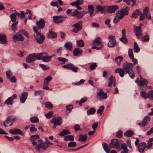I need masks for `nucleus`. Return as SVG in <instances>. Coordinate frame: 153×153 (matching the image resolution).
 Masks as SVG:
<instances>
[{
    "mask_svg": "<svg viewBox=\"0 0 153 153\" xmlns=\"http://www.w3.org/2000/svg\"><path fill=\"white\" fill-rule=\"evenodd\" d=\"M83 0H77L76 1L70 3V5L73 6L74 5H80L83 3Z\"/></svg>",
    "mask_w": 153,
    "mask_h": 153,
    "instance_id": "obj_34",
    "label": "nucleus"
},
{
    "mask_svg": "<svg viewBox=\"0 0 153 153\" xmlns=\"http://www.w3.org/2000/svg\"><path fill=\"white\" fill-rule=\"evenodd\" d=\"M122 131L121 130L118 131L116 134V136L119 138H121L122 137Z\"/></svg>",
    "mask_w": 153,
    "mask_h": 153,
    "instance_id": "obj_64",
    "label": "nucleus"
},
{
    "mask_svg": "<svg viewBox=\"0 0 153 153\" xmlns=\"http://www.w3.org/2000/svg\"><path fill=\"white\" fill-rule=\"evenodd\" d=\"M88 10L89 12L94 11V9L93 6L92 5H88Z\"/></svg>",
    "mask_w": 153,
    "mask_h": 153,
    "instance_id": "obj_63",
    "label": "nucleus"
},
{
    "mask_svg": "<svg viewBox=\"0 0 153 153\" xmlns=\"http://www.w3.org/2000/svg\"><path fill=\"white\" fill-rule=\"evenodd\" d=\"M120 40L124 43L126 44L128 42V40L126 36H122L120 39Z\"/></svg>",
    "mask_w": 153,
    "mask_h": 153,
    "instance_id": "obj_55",
    "label": "nucleus"
},
{
    "mask_svg": "<svg viewBox=\"0 0 153 153\" xmlns=\"http://www.w3.org/2000/svg\"><path fill=\"white\" fill-rule=\"evenodd\" d=\"M71 15L72 16H75L78 18L82 17L83 14L80 12H79L77 10L74 9L72 11Z\"/></svg>",
    "mask_w": 153,
    "mask_h": 153,
    "instance_id": "obj_21",
    "label": "nucleus"
},
{
    "mask_svg": "<svg viewBox=\"0 0 153 153\" xmlns=\"http://www.w3.org/2000/svg\"><path fill=\"white\" fill-rule=\"evenodd\" d=\"M124 2H125L127 5L132 7L134 6L136 2V0H123Z\"/></svg>",
    "mask_w": 153,
    "mask_h": 153,
    "instance_id": "obj_31",
    "label": "nucleus"
},
{
    "mask_svg": "<svg viewBox=\"0 0 153 153\" xmlns=\"http://www.w3.org/2000/svg\"><path fill=\"white\" fill-rule=\"evenodd\" d=\"M39 143L36 146V149L38 152H39L40 149L41 148L42 149L45 150L48 147L47 144H45V142H44L41 139L38 140Z\"/></svg>",
    "mask_w": 153,
    "mask_h": 153,
    "instance_id": "obj_7",
    "label": "nucleus"
},
{
    "mask_svg": "<svg viewBox=\"0 0 153 153\" xmlns=\"http://www.w3.org/2000/svg\"><path fill=\"white\" fill-rule=\"evenodd\" d=\"M57 59L59 62H62L61 63L62 64H65V62H67L68 60L65 58L59 57L57 58Z\"/></svg>",
    "mask_w": 153,
    "mask_h": 153,
    "instance_id": "obj_48",
    "label": "nucleus"
},
{
    "mask_svg": "<svg viewBox=\"0 0 153 153\" xmlns=\"http://www.w3.org/2000/svg\"><path fill=\"white\" fill-rule=\"evenodd\" d=\"M16 15H19V13L17 12L16 14L12 13L10 15V17L11 20L12 22H14L16 21Z\"/></svg>",
    "mask_w": 153,
    "mask_h": 153,
    "instance_id": "obj_40",
    "label": "nucleus"
},
{
    "mask_svg": "<svg viewBox=\"0 0 153 153\" xmlns=\"http://www.w3.org/2000/svg\"><path fill=\"white\" fill-rule=\"evenodd\" d=\"M87 100V97H84L82 98L79 102V105L80 106H82V104L85 102Z\"/></svg>",
    "mask_w": 153,
    "mask_h": 153,
    "instance_id": "obj_51",
    "label": "nucleus"
},
{
    "mask_svg": "<svg viewBox=\"0 0 153 153\" xmlns=\"http://www.w3.org/2000/svg\"><path fill=\"white\" fill-rule=\"evenodd\" d=\"M64 46L67 50L71 51L72 49V45L71 42H65Z\"/></svg>",
    "mask_w": 153,
    "mask_h": 153,
    "instance_id": "obj_33",
    "label": "nucleus"
},
{
    "mask_svg": "<svg viewBox=\"0 0 153 153\" xmlns=\"http://www.w3.org/2000/svg\"><path fill=\"white\" fill-rule=\"evenodd\" d=\"M128 11L127 8H125L119 10L117 14L119 15V18L122 19L125 15H127L128 14Z\"/></svg>",
    "mask_w": 153,
    "mask_h": 153,
    "instance_id": "obj_12",
    "label": "nucleus"
},
{
    "mask_svg": "<svg viewBox=\"0 0 153 153\" xmlns=\"http://www.w3.org/2000/svg\"><path fill=\"white\" fill-rule=\"evenodd\" d=\"M38 57L39 53H34L29 54L26 58V61L28 63H30L35 61L36 59H38Z\"/></svg>",
    "mask_w": 153,
    "mask_h": 153,
    "instance_id": "obj_8",
    "label": "nucleus"
},
{
    "mask_svg": "<svg viewBox=\"0 0 153 153\" xmlns=\"http://www.w3.org/2000/svg\"><path fill=\"white\" fill-rule=\"evenodd\" d=\"M96 112V109L94 108H91L87 111V113L88 115L94 114Z\"/></svg>",
    "mask_w": 153,
    "mask_h": 153,
    "instance_id": "obj_45",
    "label": "nucleus"
},
{
    "mask_svg": "<svg viewBox=\"0 0 153 153\" xmlns=\"http://www.w3.org/2000/svg\"><path fill=\"white\" fill-rule=\"evenodd\" d=\"M39 65L44 70H46L49 68V67H47L46 65L44 64H39Z\"/></svg>",
    "mask_w": 153,
    "mask_h": 153,
    "instance_id": "obj_62",
    "label": "nucleus"
},
{
    "mask_svg": "<svg viewBox=\"0 0 153 153\" xmlns=\"http://www.w3.org/2000/svg\"><path fill=\"white\" fill-rule=\"evenodd\" d=\"M128 55L130 59L134 57L132 50L131 48L129 49L128 50Z\"/></svg>",
    "mask_w": 153,
    "mask_h": 153,
    "instance_id": "obj_59",
    "label": "nucleus"
},
{
    "mask_svg": "<svg viewBox=\"0 0 153 153\" xmlns=\"http://www.w3.org/2000/svg\"><path fill=\"white\" fill-rule=\"evenodd\" d=\"M122 19L119 18V15L117 14L113 19V22L114 23H117L118 22L119 19Z\"/></svg>",
    "mask_w": 153,
    "mask_h": 153,
    "instance_id": "obj_60",
    "label": "nucleus"
},
{
    "mask_svg": "<svg viewBox=\"0 0 153 153\" xmlns=\"http://www.w3.org/2000/svg\"><path fill=\"white\" fill-rule=\"evenodd\" d=\"M92 45H101L102 44L101 39L100 37L96 38L95 40L92 42Z\"/></svg>",
    "mask_w": 153,
    "mask_h": 153,
    "instance_id": "obj_30",
    "label": "nucleus"
},
{
    "mask_svg": "<svg viewBox=\"0 0 153 153\" xmlns=\"http://www.w3.org/2000/svg\"><path fill=\"white\" fill-rule=\"evenodd\" d=\"M141 12L139 10L137 9L135 10L130 16L131 17H133L135 18H137L139 15H140Z\"/></svg>",
    "mask_w": 153,
    "mask_h": 153,
    "instance_id": "obj_41",
    "label": "nucleus"
},
{
    "mask_svg": "<svg viewBox=\"0 0 153 153\" xmlns=\"http://www.w3.org/2000/svg\"><path fill=\"white\" fill-rule=\"evenodd\" d=\"M45 105L46 108H51L53 107V105L49 102H47L45 103Z\"/></svg>",
    "mask_w": 153,
    "mask_h": 153,
    "instance_id": "obj_54",
    "label": "nucleus"
},
{
    "mask_svg": "<svg viewBox=\"0 0 153 153\" xmlns=\"http://www.w3.org/2000/svg\"><path fill=\"white\" fill-rule=\"evenodd\" d=\"M30 121L34 123H38L39 121L38 118L36 117H34L30 118Z\"/></svg>",
    "mask_w": 153,
    "mask_h": 153,
    "instance_id": "obj_49",
    "label": "nucleus"
},
{
    "mask_svg": "<svg viewBox=\"0 0 153 153\" xmlns=\"http://www.w3.org/2000/svg\"><path fill=\"white\" fill-rule=\"evenodd\" d=\"M83 52V51L78 48H75L73 51L74 56H77L81 54Z\"/></svg>",
    "mask_w": 153,
    "mask_h": 153,
    "instance_id": "obj_25",
    "label": "nucleus"
},
{
    "mask_svg": "<svg viewBox=\"0 0 153 153\" xmlns=\"http://www.w3.org/2000/svg\"><path fill=\"white\" fill-rule=\"evenodd\" d=\"M146 143L143 142L139 143V145L137 146V149L139 152L141 153H143L146 148Z\"/></svg>",
    "mask_w": 153,
    "mask_h": 153,
    "instance_id": "obj_20",
    "label": "nucleus"
},
{
    "mask_svg": "<svg viewBox=\"0 0 153 153\" xmlns=\"http://www.w3.org/2000/svg\"><path fill=\"white\" fill-rule=\"evenodd\" d=\"M134 32L136 34V36L137 39H139L140 36H142V31L141 30H140V28L138 27L134 28Z\"/></svg>",
    "mask_w": 153,
    "mask_h": 153,
    "instance_id": "obj_24",
    "label": "nucleus"
},
{
    "mask_svg": "<svg viewBox=\"0 0 153 153\" xmlns=\"http://www.w3.org/2000/svg\"><path fill=\"white\" fill-rule=\"evenodd\" d=\"M36 25L37 26L33 27V31H40V30L43 29L45 27V21L43 19L41 18L39 21L36 22Z\"/></svg>",
    "mask_w": 153,
    "mask_h": 153,
    "instance_id": "obj_4",
    "label": "nucleus"
},
{
    "mask_svg": "<svg viewBox=\"0 0 153 153\" xmlns=\"http://www.w3.org/2000/svg\"><path fill=\"white\" fill-rule=\"evenodd\" d=\"M150 120V117L148 115L145 116L142 121V126L144 127L148 124Z\"/></svg>",
    "mask_w": 153,
    "mask_h": 153,
    "instance_id": "obj_23",
    "label": "nucleus"
},
{
    "mask_svg": "<svg viewBox=\"0 0 153 153\" xmlns=\"http://www.w3.org/2000/svg\"><path fill=\"white\" fill-rule=\"evenodd\" d=\"M57 37V34L52 30H49L47 34L48 38H55Z\"/></svg>",
    "mask_w": 153,
    "mask_h": 153,
    "instance_id": "obj_32",
    "label": "nucleus"
},
{
    "mask_svg": "<svg viewBox=\"0 0 153 153\" xmlns=\"http://www.w3.org/2000/svg\"><path fill=\"white\" fill-rule=\"evenodd\" d=\"M76 145V143L75 142L73 141L69 142L68 143V146L70 147H74Z\"/></svg>",
    "mask_w": 153,
    "mask_h": 153,
    "instance_id": "obj_53",
    "label": "nucleus"
},
{
    "mask_svg": "<svg viewBox=\"0 0 153 153\" xmlns=\"http://www.w3.org/2000/svg\"><path fill=\"white\" fill-rule=\"evenodd\" d=\"M87 139V135L86 134L83 135V134H80L79 135L78 140L82 142H84Z\"/></svg>",
    "mask_w": 153,
    "mask_h": 153,
    "instance_id": "obj_39",
    "label": "nucleus"
},
{
    "mask_svg": "<svg viewBox=\"0 0 153 153\" xmlns=\"http://www.w3.org/2000/svg\"><path fill=\"white\" fill-rule=\"evenodd\" d=\"M16 98V95L15 94H13L10 97H8L4 102V104L8 105H11L13 103V100Z\"/></svg>",
    "mask_w": 153,
    "mask_h": 153,
    "instance_id": "obj_16",
    "label": "nucleus"
},
{
    "mask_svg": "<svg viewBox=\"0 0 153 153\" xmlns=\"http://www.w3.org/2000/svg\"><path fill=\"white\" fill-rule=\"evenodd\" d=\"M6 75L7 79H10L12 74V73L10 70H8L6 71Z\"/></svg>",
    "mask_w": 153,
    "mask_h": 153,
    "instance_id": "obj_52",
    "label": "nucleus"
},
{
    "mask_svg": "<svg viewBox=\"0 0 153 153\" xmlns=\"http://www.w3.org/2000/svg\"><path fill=\"white\" fill-rule=\"evenodd\" d=\"M62 67L64 68L72 70L73 72H77L78 69L77 67H75L73 64L71 63L63 65Z\"/></svg>",
    "mask_w": 153,
    "mask_h": 153,
    "instance_id": "obj_14",
    "label": "nucleus"
},
{
    "mask_svg": "<svg viewBox=\"0 0 153 153\" xmlns=\"http://www.w3.org/2000/svg\"><path fill=\"white\" fill-rule=\"evenodd\" d=\"M123 60V58L121 56H118L115 59V61L118 66H120L121 65V62Z\"/></svg>",
    "mask_w": 153,
    "mask_h": 153,
    "instance_id": "obj_36",
    "label": "nucleus"
},
{
    "mask_svg": "<svg viewBox=\"0 0 153 153\" xmlns=\"http://www.w3.org/2000/svg\"><path fill=\"white\" fill-rule=\"evenodd\" d=\"M51 122L53 124H56L57 125L59 126L62 123V120L61 117H58L57 118H53Z\"/></svg>",
    "mask_w": 153,
    "mask_h": 153,
    "instance_id": "obj_19",
    "label": "nucleus"
},
{
    "mask_svg": "<svg viewBox=\"0 0 153 153\" xmlns=\"http://www.w3.org/2000/svg\"><path fill=\"white\" fill-rule=\"evenodd\" d=\"M76 46L78 47H82L84 46V42L83 40H77L76 42Z\"/></svg>",
    "mask_w": 153,
    "mask_h": 153,
    "instance_id": "obj_42",
    "label": "nucleus"
},
{
    "mask_svg": "<svg viewBox=\"0 0 153 153\" xmlns=\"http://www.w3.org/2000/svg\"><path fill=\"white\" fill-rule=\"evenodd\" d=\"M9 132L10 133L13 134H19L21 135H23V133L18 128H12L10 129Z\"/></svg>",
    "mask_w": 153,
    "mask_h": 153,
    "instance_id": "obj_18",
    "label": "nucleus"
},
{
    "mask_svg": "<svg viewBox=\"0 0 153 153\" xmlns=\"http://www.w3.org/2000/svg\"><path fill=\"white\" fill-rule=\"evenodd\" d=\"M82 21H80L74 24L73 25V27H74L75 29H73L72 32L75 33H77L78 31L81 30L82 28Z\"/></svg>",
    "mask_w": 153,
    "mask_h": 153,
    "instance_id": "obj_9",
    "label": "nucleus"
},
{
    "mask_svg": "<svg viewBox=\"0 0 153 153\" xmlns=\"http://www.w3.org/2000/svg\"><path fill=\"white\" fill-rule=\"evenodd\" d=\"M134 52L138 53L140 51V48L136 42L134 43Z\"/></svg>",
    "mask_w": 153,
    "mask_h": 153,
    "instance_id": "obj_43",
    "label": "nucleus"
},
{
    "mask_svg": "<svg viewBox=\"0 0 153 153\" xmlns=\"http://www.w3.org/2000/svg\"><path fill=\"white\" fill-rule=\"evenodd\" d=\"M149 98L151 100H153V90H151L149 91Z\"/></svg>",
    "mask_w": 153,
    "mask_h": 153,
    "instance_id": "obj_57",
    "label": "nucleus"
},
{
    "mask_svg": "<svg viewBox=\"0 0 153 153\" xmlns=\"http://www.w3.org/2000/svg\"><path fill=\"white\" fill-rule=\"evenodd\" d=\"M52 57V56H48L46 52H43L39 53L38 59H42L44 62H48L51 60Z\"/></svg>",
    "mask_w": 153,
    "mask_h": 153,
    "instance_id": "obj_5",
    "label": "nucleus"
},
{
    "mask_svg": "<svg viewBox=\"0 0 153 153\" xmlns=\"http://www.w3.org/2000/svg\"><path fill=\"white\" fill-rule=\"evenodd\" d=\"M12 39L14 42L17 41H22L24 40L25 39L23 36L19 33V32L13 36Z\"/></svg>",
    "mask_w": 153,
    "mask_h": 153,
    "instance_id": "obj_15",
    "label": "nucleus"
},
{
    "mask_svg": "<svg viewBox=\"0 0 153 153\" xmlns=\"http://www.w3.org/2000/svg\"><path fill=\"white\" fill-rule=\"evenodd\" d=\"M6 36L4 34H0V43L4 44L7 42Z\"/></svg>",
    "mask_w": 153,
    "mask_h": 153,
    "instance_id": "obj_28",
    "label": "nucleus"
},
{
    "mask_svg": "<svg viewBox=\"0 0 153 153\" xmlns=\"http://www.w3.org/2000/svg\"><path fill=\"white\" fill-rule=\"evenodd\" d=\"M97 97L100 100L106 99L107 98V94L104 93L102 89H100L97 93Z\"/></svg>",
    "mask_w": 153,
    "mask_h": 153,
    "instance_id": "obj_13",
    "label": "nucleus"
},
{
    "mask_svg": "<svg viewBox=\"0 0 153 153\" xmlns=\"http://www.w3.org/2000/svg\"><path fill=\"white\" fill-rule=\"evenodd\" d=\"M119 7L117 5H111L109 7L107 6L108 11L110 13H115L119 9Z\"/></svg>",
    "mask_w": 153,
    "mask_h": 153,
    "instance_id": "obj_17",
    "label": "nucleus"
},
{
    "mask_svg": "<svg viewBox=\"0 0 153 153\" xmlns=\"http://www.w3.org/2000/svg\"><path fill=\"white\" fill-rule=\"evenodd\" d=\"M111 20L109 19H106L105 21V24H106L107 26L109 27H111V25L110 24V21Z\"/></svg>",
    "mask_w": 153,
    "mask_h": 153,
    "instance_id": "obj_61",
    "label": "nucleus"
},
{
    "mask_svg": "<svg viewBox=\"0 0 153 153\" xmlns=\"http://www.w3.org/2000/svg\"><path fill=\"white\" fill-rule=\"evenodd\" d=\"M115 73H119L120 77H123L125 73H126V72L123 68H118L115 70Z\"/></svg>",
    "mask_w": 153,
    "mask_h": 153,
    "instance_id": "obj_27",
    "label": "nucleus"
},
{
    "mask_svg": "<svg viewBox=\"0 0 153 153\" xmlns=\"http://www.w3.org/2000/svg\"><path fill=\"white\" fill-rule=\"evenodd\" d=\"M141 39L143 42H148L149 40V36L148 34H146V35L142 36Z\"/></svg>",
    "mask_w": 153,
    "mask_h": 153,
    "instance_id": "obj_47",
    "label": "nucleus"
},
{
    "mask_svg": "<svg viewBox=\"0 0 153 153\" xmlns=\"http://www.w3.org/2000/svg\"><path fill=\"white\" fill-rule=\"evenodd\" d=\"M134 134V132L131 130H128L126 131L124 134L125 136L128 137H131Z\"/></svg>",
    "mask_w": 153,
    "mask_h": 153,
    "instance_id": "obj_46",
    "label": "nucleus"
},
{
    "mask_svg": "<svg viewBox=\"0 0 153 153\" xmlns=\"http://www.w3.org/2000/svg\"><path fill=\"white\" fill-rule=\"evenodd\" d=\"M16 119V116L13 115H10L4 122L3 125L5 127L10 126L13 125Z\"/></svg>",
    "mask_w": 153,
    "mask_h": 153,
    "instance_id": "obj_3",
    "label": "nucleus"
},
{
    "mask_svg": "<svg viewBox=\"0 0 153 153\" xmlns=\"http://www.w3.org/2000/svg\"><path fill=\"white\" fill-rule=\"evenodd\" d=\"M116 80L113 76H110L108 79V86L109 87H111Z\"/></svg>",
    "mask_w": 153,
    "mask_h": 153,
    "instance_id": "obj_35",
    "label": "nucleus"
},
{
    "mask_svg": "<svg viewBox=\"0 0 153 153\" xmlns=\"http://www.w3.org/2000/svg\"><path fill=\"white\" fill-rule=\"evenodd\" d=\"M140 95L145 99L149 98V92L147 93L145 91H142L140 92Z\"/></svg>",
    "mask_w": 153,
    "mask_h": 153,
    "instance_id": "obj_38",
    "label": "nucleus"
},
{
    "mask_svg": "<svg viewBox=\"0 0 153 153\" xmlns=\"http://www.w3.org/2000/svg\"><path fill=\"white\" fill-rule=\"evenodd\" d=\"M18 24L17 22H15L13 23L11 26V29L13 31H15L16 29L17 25Z\"/></svg>",
    "mask_w": 153,
    "mask_h": 153,
    "instance_id": "obj_56",
    "label": "nucleus"
},
{
    "mask_svg": "<svg viewBox=\"0 0 153 153\" xmlns=\"http://www.w3.org/2000/svg\"><path fill=\"white\" fill-rule=\"evenodd\" d=\"M140 81L139 85L140 86H146L148 83V81L147 80L143 78L140 75Z\"/></svg>",
    "mask_w": 153,
    "mask_h": 153,
    "instance_id": "obj_22",
    "label": "nucleus"
},
{
    "mask_svg": "<svg viewBox=\"0 0 153 153\" xmlns=\"http://www.w3.org/2000/svg\"><path fill=\"white\" fill-rule=\"evenodd\" d=\"M34 32L35 33L34 34V37L37 42L39 43H42L45 39V36L41 34V31H36Z\"/></svg>",
    "mask_w": 153,
    "mask_h": 153,
    "instance_id": "obj_6",
    "label": "nucleus"
},
{
    "mask_svg": "<svg viewBox=\"0 0 153 153\" xmlns=\"http://www.w3.org/2000/svg\"><path fill=\"white\" fill-rule=\"evenodd\" d=\"M109 146L106 143H103L102 144V147L106 153H110L111 148H118L120 146L119 140L117 139L114 138L111 140V143H109Z\"/></svg>",
    "mask_w": 153,
    "mask_h": 153,
    "instance_id": "obj_1",
    "label": "nucleus"
},
{
    "mask_svg": "<svg viewBox=\"0 0 153 153\" xmlns=\"http://www.w3.org/2000/svg\"><path fill=\"white\" fill-rule=\"evenodd\" d=\"M133 65L132 63L126 62L123 64L122 68L126 72V74H128L131 79L135 77L134 71L133 70Z\"/></svg>",
    "mask_w": 153,
    "mask_h": 153,
    "instance_id": "obj_2",
    "label": "nucleus"
},
{
    "mask_svg": "<svg viewBox=\"0 0 153 153\" xmlns=\"http://www.w3.org/2000/svg\"><path fill=\"white\" fill-rule=\"evenodd\" d=\"M97 66L96 63L95 62L91 63L90 66V68L91 70L95 69L96 67Z\"/></svg>",
    "mask_w": 153,
    "mask_h": 153,
    "instance_id": "obj_58",
    "label": "nucleus"
},
{
    "mask_svg": "<svg viewBox=\"0 0 153 153\" xmlns=\"http://www.w3.org/2000/svg\"><path fill=\"white\" fill-rule=\"evenodd\" d=\"M19 33H20L21 34H22L24 36H25L26 37H28V33L24 29H22L19 31Z\"/></svg>",
    "mask_w": 153,
    "mask_h": 153,
    "instance_id": "obj_50",
    "label": "nucleus"
},
{
    "mask_svg": "<svg viewBox=\"0 0 153 153\" xmlns=\"http://www.w3.org/2000/svg\"><path fill=\"white\" fill-rule=\"evenodd\" d=\"M64 139L65 141L69 140L72 141L74 140V138L72 135H67L64 137Z\"/></svg>",
    "mask_w": 153,
    "mask_h": 153,
    "instance_id": "obj_44",
    "label": "nucleus"
},
{
    "mask_svg": "<svg viewBox=\"0 0 153 153\" xmlns=\"http://www.w3.org/2000/svg\"><path fill=\"white\" fill-rule=\"evenodd\" d=\"M28 96V93L27 92L23 93L19 97L20 101L22 103H24L25 101Z\"/></svg>",
    "mask_w": 153,
    "mask_h": 153,
    "instance_id": "obj_26",
    "label": "nucleus"
},
{
    "mask_svg": "<svg viewBox=\"0 0 153 153\" xmlns=\"http://www.w3.org/2000/svg\"><path fill=\"white\" fill-rule=\"evenodd\" d=\"M108 46L109 48H113L117 44L115 37L114 36L110 35L108 37Z\"/></svg>",
    "mask_w": 153,
    "mask_h": 153,
    "instance_id": "obj_10",
    "label": "nucleus"
},
{
    "mask_svg": "<svg viewBox=\"0 0 153 153\" xmlns=\"http://www.w3.org/2000/svg\"><path fill=\"white\" fill-rule=\"evenodd\" d=\"M107 8V6H102L100 5H98L96 6L97 10L103 13L104 12L106 11Z\"/></svg>",
    "mask_w": 153,
    "mask_h": 153,
    "instance_id": "obj_29",
    "label": "nucleus"
},
{
    "mask_svg": "<svg viewBox=\"0 0 153 153\" xmlns=\"http://www.w3.org/2000/svg\"><path fill=\"white\" fill-rule=\"evenodd\" d=\"M71 132L67 129H64L59 134V135L61 136H64L66 135L70 134Z\"/></svg>",
    "mask_w": 153,
    "mask_h": 153,
    "instance_id": "obj_37",
    "label": "nucleus"
},
{
    "mask_svg": "<svg viewBox=\"0 0 153 153\" xmlns=\"http://www.w3.org/2000/svg\"><path fill=\"white\" fill-rule=\"evenodd\" d=\"M67 18L65 16H55L53 17V22L56 24L62 22Z\"/></svg>",
    "mask_w": 153,
    "mask_h": 153,
    "instance_id": "obj_11",
    "label": "nucleus"
}]
</instances>
